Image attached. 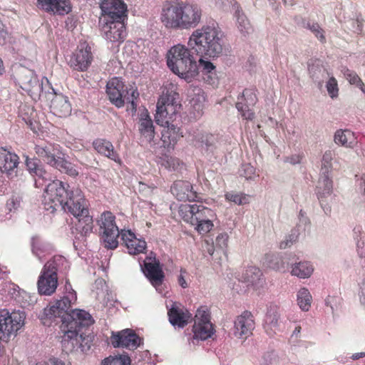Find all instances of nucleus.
<instances>
[{
    "label": "nucleus",
    "instance_id": "obj_1",
    "mask_svg": "<svg viewBox=\"0 0 365 365\" xmlns=\"http://www.w3.org/2000/svg\"><path fill=\"white\" fill-rule=\"evenodd\" d=\"M69 185L60 180L49 183L43 194L44 209L53 213L61 208L72 214L77 220V230L83 235L91 234L93 228V217L89 214L86 200L81 190H69Z\"/></svg>",
    "mask_w": 365,
    "mask_h": 365
},
{
    "label": "nucleus",
    "instance_id": "obj_2",
    "mask_svg": "<svg viewBox=\"0 0 365 365\" xmlns=\"http://www.w3.org/2000/svg\"><path fill=\"white\" fill-rule=\"evenodd\" d=\"M202 11L195 4L175 1L164 2L161 21L165 26L172 29H190L200 22Z\"/></svg>",
    "mask_w": 365,
    "mask_h": 365
},
{
    "label": "nucleus",
    "instance_id": "obj_3",
    "mask_svg": "<svg viewBox=\"0 0 365 365\" xmlns=\"http://www.w3.org/2000/svg\"><path fill=\"white\" fill-rule=\"evenodd\" d=\"M188 46L202 57H218L223 50V34L217 24L195 30L189 38Z\"/></svg>",
    "mask_w": 365,
    "mask_h": 365
},
{
    "label": "nucleus",
    "instance_id": "obj_4",
    "mask_svg": "<svg viewBox=\"0 0 365 365\" xmlns=\"http://www.w3.org/2000/svg\"><path fill=\"white\" fill-rule=\"evenodd\" d=\"M175 96L176 94L170 93L162 96L158 101L155 115L157 124L165 128L162 133V138L163 142L168 145H174L182 136L180 128L171 123L180 108Z\"/></svg>",
    "mask_w": 365,
    "mask_h": 365
},
{
    "label": "nucleus",
    "instance_id": "obj_5",
    "mask_svg": "<svg viewBox=\"0 0 365 365\" xmlns=\"http://www.w3.org/2000/svg\"><path fill=\"white\" fill-rule=\"evenodd\" d=\"M167 64L170 70L187 82L198 74L196 61L185 46L178 44L170 48L167 53Z\"/></svg>",
    "mask_w": 365,
    "mask_h": 365
},
{
    "label": "nucleus",
    "instance_id": "obj_6",
    "mask_svg": "<svg viewBox=\"0 0 365 365\" xmlns=\"http://www.w3.org/2000/svg\"><path fill=\"white\" fill-rule=\"evenodd\" d=\"M76 300V294L74 291L69 292L55 303L44 309V314L47 319L61 318L66 319L70 317L71 319H93L92 315L84 309H74L69 311L71 304Z\"/></svg>",
    "mask_w": 365,
    "mask_h": 365
},
{
    "label": "nucleus",
    "instance_id": "obj_7",
    "mask_svg": "<svg viewBox=\"0 0 365 365\" xmlns=\"http://www.w3.org/2000/svg\"><path fill=\"white\" fill-rule=\"evenodd\" d=\"M16 81L19 86L34 100L43 98L47 90L53 91L47 78H42L40 81L34 71L25 67H21L18 71Z\"/></svg>",
    "mask_w": 365,
    "mask_h": 365
},
{
    "label": "nucleus",
    "instance_id": "obj_8",
    "mask_svg": "<svg viewBox=\"0 0 365 365\" xmlns=\"http://www.w3.org/2000/svg\"><path fill=\"white\" fill-rule=\"evenodd\" d=\"M124 84L120 78H111L106 85V93L110 101L118 108H121L125 103L130 105V109L133 113L136 111L137 104L135 101L138 98L137 89L130 87L124 90Z\"/></svg>",
    "mask_w": 365,
    "mask_h": 365
},
{
    "label": "nucleus",
    "instance_id": "obj_9",
    "mask_svg": "<svg viewBox=\"0 0 365 365\" xmlns=\"http://www.w3.org/2000/svg\"><path fill=\"white\" fill-rule=\"evenodd\" d=\"M64 262V257L55 256L44 264L37 282L40 294L50 296L56 292L58 287L57 272Z\"/></svg>",
    "mask_w": 365,
    "mask_h": 365
},
{
    "label": "nucleus",
    "instance_id": "obj_10",
    "mask_svg": "<svg viewBox=\"0 0 365 365\" xmlns=\"http://www.w3.org/2000/svg\"><path fill=\"white\" fill-rule=\"evenodd\" d=\"M94 321H61L60 329L64 334L63 339V350L71 352L81 341L85 339V331Z\"/></svg>",
    "mask_w": 365,
    "mask_h": 365
},
{
    "label": "nucleus",
    "instance_id": "obj_11",
    "mask_svg": "<svg viewBox=\"0 0 365 365\" xmlns=\"http://www.w3.org/2000/svg\"><path fill=\"white\" fill-rule=\"evenodd\" d=\"M100 229L103 230L102 239L104 247L114 250L118 245L119 229L115 222V216L110 212H105L101 215L99 221Z\"/></svg>",
    "mask_w": 365,
    "mask_h": 365
},
{
    "label": "nucleus",
    "instance_id": "obj_12",
    "mask_svg": "<svg viewBox=\"0 0 365 365\" xmlns=\"http://www.w3.org/2000/svg\"><path fill=\"white\" fill-rule=\"evenodd\" d=\"M100 8L101 16L99 22L124 21L127 17V5L122 0H103Z\"/></svg>",
    "mask_w": 365,
    "mask_h": 365
},
{
    "label": "nucleus",
    "instance_id": "obj_13",
    "mask_svg": "<svg viewBox=\"0 0 365 365\" xmlns=\"http://www.w3.org/2000/svg\"><path fill=\"white\" fill-rule=\"evenodd\" d=\"M179 214L184 221L191 225L199 223L214 217L213 211L202 205H182L179 207Z\"/></svg>",
    "mask_w": 365,
    "mask_h": 365
},
{
    "label": "nucleus",
    "instance_id": "obj_14",
    "mask_svg": "<svg viewBox=\"0 0 365 365\" xmlns=\"http://www.w3.org/2000/svg\"><path fill=\"white\" fill-rule=\"evenodd\" d=\"M169 319H192V314L179 302H172L168 309ZM211 312L206 305L200 306L193 319H210Z\"/></svg>",
    "mask_w": 365,
    "mask_h": 365
},
{
    "label": "nucleus",
    "instance_id": "obj_15",
    "mask_svg": "<svg viewBox=\"0 0 365 365\" xmlns=\"http://www.w3.org/2000/svg\"><path fill=\"white\" fill-rule=\"evenodd\" d=\"M110 343L113 347H123L135 350L142 344V339L134 330L125 329L117 332H112Z\"/></svg>",
    "mask_w": 365,
    "mask_h": 365
},
{
    "label": "nucleus",
    "instance_id": "obj_16",
    "mask_svg": "<svg viewBox=\"0 0 365 365\" xmlns=\"http://www.w3.org/2000/svg\"><path fill=\"white\" fill-rule=\"evenodd\" d=\"M43 98L51 100L50 108L51 112L60 118L67 117L71 113V105L68 98L54 91L47 90Z\"/></svg>",
    "mask_w": 365,
    "mask_h": 365
},
{
    "label": "nucleus",
    "instance_id": "obj_17",
    "mask_svg": "<svg viewBox=\"0 0 365 365\" xmlns=\"http://www.w3.org/2000/svg\"><path fill=\"white\" fill-rule=\"evenodd\" d=\"M106 39L110 42H122L125 36L124 21L99 22Z\"/></svg>",
    "mask_w": 365,
    "mask_h": 365
},
{
    "label": "nucleus",
    "instance_id": "obj_18",
    "mask_svg": "<svg viewBox=\"0 0 365 365\" xmlns=\"http://www.w3.org/2000/svg\"><path fill=\"white\" fill-rule=\"evenodd\" d=\"M19 156L6 150L4 148H0V170L7 175L9 178L16 177L17 166L19 165Z\"/></svg>",
    "mask_w": 365,
    "mask_h": 365
},
{
    "label": "nucleus",
    "instance_id": "obj_19",
    "mask_svg": "<svg viewBox=\"0 0 365 365\" xmlns=\"http://www.w3.org/2000/svg\"><path fill=\"white\" fill-rule=\"evenodd\" d=\"M143 271L153 285L159 286L162 284L165 276L159 261L155 258L152 260L151 257H147Z\"/></svg>",
    "mask_w": 365,
    "mask_h": 365
},
{
    "label": "nucleus",
    "instance_id": "obj_20",
    "mask_svg": "<svg viewBox=\"0 0 365 365\" xmlns=\"http://www.w3.org/2000/svg\"><path fill=\"white\" fill-rule=\"evenodd\" d=\"M93 61L91 48H78L71 57L69 64L74 70L84 71L88 69Z\"/></svg>",
    "mask_w": 365,
    "mask_h": 365
},
{
    "label": "nucleus",
    "instance_id": "obj_21",
    "mask_svg": "<svg viewBox=\"0 0 365 365\" xmlns=\"http://www.w3.org/2000/svg\"><path fill=\"white\" fill-rule=\"evenodd\" d=\"M172 193L180 201H196L197 195L192 190V185L187 181H176L171 186Z\"/></svg>",
    "mask_w": 365,
    "mask_h": 365
},
{
    "label": "nucleus",
    "instance_id": "obj_22",
    "mask_svg": "<svg viewBox=\"0 0 365 365\" xmlns=\"http://www.w3.org/2000/svg\"><path fill=\"white\" fill-rule=\"evenodd\" d=\"M120 235L130 255H135L143 253L146 249V242L137 238L130 230H122Z\"/></svg>",
    "mask_w": 365,
    "mask_h": 365
},
{
    "label": "nucleus",
    "instance_id": "obj_23",
    "mask_svg": "<svg viewBox=\"0 0 365 365\" xmlns=\"http://www.w3.org/2000/svg\"><path fill=\"white\" fill-rule=\"evenodd\" d=\"M38 6L48 12L65 15L71 11L69 0H38Z\"/></svg>",
    "mask_w": 365,
    "mask_h": 365
},
{
    "label": "nucleus",
    "instance_id": "obj_24",
    "mask_svg": "<svg viewBox=\"0 0 365 365\" xmlns=\"http://www.w3.org/2000/svg\"><path fill=\"white\" fill-rule=\"evenodd\" d=\"M34 150L38 158L52 167L56 165V160L61 154L58 147L51 144L37 145Z\"/></svg>",
    "mask_w": 365,
    "mask_h": 365
},
{
    "label": "nucleus",
    "instance_id": "obj_25",
    "mask_svg": "<svg viewBox=\"0 0 365 365\" xmlns=\"http://www.w3.org/2000/svg\"><path fill=\"white\" fill-rule=\"evenodd\" d=\"M138 130L141 137L148 143H151L155 137V129L153 120L147 110L140 115Z\"/></svg>",
    "mask_w": 365,
    "mask_h": 365
},
{
    "label": "nucleus",
    "instance_id": "obj_26",
    "mask_svg": "<svg viewBox=\"0 0 365 365\" xmlns=\"http://www.w3.org/2000/svg\"><path fill=\"white\" fill-rule=\"evenodd\" d=\"M24 325V321H0V339L8 340L11 336H16Z\"/></svg>",
    "mask_w": 365,
    "mask_h": 365
},
{
    "label": "nucleus",
    "instance_id": "obj_27",
    "mask_svg": "<svg viewBox=\"0 0 365 365\" xmlns=\"http://www.w3.org/2000/svg\"><path fill=\"white\" fill-rule=\"evenodd\" d=\"M194 338L206 340L214 333V328L210 321H195L192 327Z\"/></svg>",
    "mask_w": 365,
    "mask_h": 365
},
{
    "label": "nucleus",
    "instance_id": "obj_28",
    "mask_svg": "<svg viewBox=\"0 0 365 365\" xmlns=\"http://www.w3.org/2000/svg\"><path fill=\"white\" fill-rule=\"evenodd\" d=\"M93 145L98 153L106 156L115 162L120 160L110 142L104 139H96L93 141Z\"/></svg>",
    "mask_w": 365,
    "mask_h": 365
},
{
    "label": "nucleus",
    "instance_id": "obj_29",
    "mask_svg": "<svg viewBox=\"0 0 365 365\" xmlns=\"http://www.w3.org/2000/svg\"><path fill=\"white\" fill-rule=\"evenodd\" d=\"M334 142L346 148H354L357 143V138L354 133L350 130L339 129L335 132Z\"/></svg>",
    "mask_w": 365,
    "mask_h": 365
},
{
    "label": "nucleus",
    "instance_id": "obj_30",
    "mask_svg": "<svg viewBox=\"0 0 365 365\" xmlns=\"http://www.w3.org/2000/svg\"><path fill=\"white\" fill-rule=\"evenodd\" d=\"M308 71L311 78L322 86L327 71L320 60L315 59L312 63L309 64Z\"/></svg>",
    "mask_w": 365,
    "mask_h": 365
},
{
    "label": "nucleus",
    "instance_id": "obj_31",
    "mask_svg": "<svg viewBox=\"0 0 365 365\" xmlns=\"http://www.w3.org/2000/svg\"><path fill=\"white\" fill-rule=\"evenodd\" d=\"M25 163L27 170L31 175L42 178H46L45 175L46 174V172L39 159L36 158H29V157H26Z\"/></svg>",
    "mask_w": 365,
    "mask_h": 365
},
{
    "label": "nucleus",
    "instance_id": "obj_32",
    "mask_svg": "<svg viewBox=\"0 0 365 365\" xmlns=\"http://www.w3.org/2000/svg\"><path fill=\"white\" fill-rule=\"evenodd\" d=\"M333 182L328 176H324L319 181L317 186V195L321 204L322 205L323 198L330 195L332 192Z\"/></svg>",
    "mask_w": 365,
    "mask_h": 365
},
{
    "label": "nucleus",
    "instance_id": "obj_33",
    "mask_svg": "<svg viewBox=\"0 0 365 365\" xmlns=\"http://www.w3.org/2000/svg\"><path fill=\"white\" fill-rule=\"evenodd\" d=\"M27 314L25 308L19 307L10 312L8 309H0V319H26Z\"/></svg>",
    "mask_w": 365,
    "mask_h": 365
},
{
    "label": "nucleus",
    "instance_id": "obj_34",
    "mask_svg": "<svg viewBox=\"0 0 365 365\" xmlns=\"http://www.w3.org/2000/svg\"><path fill=\"white\" fill-rule=\"evenodd\" d=\"M198 70L200 69L203 75H207V79L206 80L210 84L215 83V78L212 75H215L216 68L210 61H205L201 58L199 60Z\"/></svg>",
    "mask_w": 365,
    "mask_h": 365
},
{
    "label": "nucleus",
    "instance_id": "obj_35",
    "mask_svg": "<svg viewBox=\"0 0 365 365\" xmlns=\"http://www.w3.org/2000/svg\"><path fill=\"white\" fill-rule=\"evenodd\" d=\"M235 17L237 19V27L239 31L242 36H247L251 26L249 19L240 9L236 11Z\"/></svg>",
    "mask_w": 365,
    "mask_h": 365
},
{
    "label": "nucleus",
    "instance_id": "obj_36",
    "mask_svg": "<svg viewBox=\"0 0 365 365\" xmlns=\"http://www.w3.org/2000/svg\"><path fill=\"white\" fill-rule=\"evenodd\" d=\"M313 270L312 266L309 262H304L296 264L292 268V274L300 278H307L310 277Z\"/></svg>",
    "mask_w": 365,
    "mask_h": 365
},
{
    "label": "nucleus",
    "instance_id": "obj_37",
    "mask_svg": "<svg viewBox=\"0 0 365 365\" xmlns=\"http://www.w3.org/2000/svg\"><path fill=\"white\" fill-rule=\"evenodd\" d=\"M131 359L128 354H122L104 359L101 365H130Z\"/></svg>",
    "mask_w": 365,
    "mask_h": 365
},
{
    "label": "nucleus",
    "instance_id": "obj_38",
    "mask_svg": "<svg viewBox=\"0 0 365 365\" xmlns=\"http://www.w3.org/2000/svg\"><path fill=\"white\" fill-rule=\"evenodd\" d=\"M342 72L350 84L356 86L365 94V85L355 71L344 68Z\"/></svg>",
    "mask_w": 365,
    "mask_h": 365
},
{
    "label": "nucleus",
    "instance_id": "obj_39",
    "mask_svg": "<svg viewBox=\"0 0 365 365\" xmlns=\"http://www.w3.org/2000/svg\"><path fill=\"white\" fill-rule=\"evenodd\" d=\"M312 297L307 288H302L297 293V303L303 311H308L311 307Z\"/></svg>",
    "mask_w": 365,
    "mask_h": 365
},
{
    "label": "nucleus",
    "instance_id": "obj_40",
    "mask_svg": "<svg viewBox=\"0 0 365 365\" xmlns=\"http://www.w3.org/2000/svg\"><path fill=\"white\" fill-rule=\"evenodd\" d=\"M56 160V163L53 165V168L58 169L61 173H65L71 176L74 177L78 175V172L71 163L66 160L61 156Z\"/></svg>",
    "mask_w": 365,
    "mask_h": 365
},
{
    "label": "nucleus",
    "instance_id": "obj_41",
    "mask_svg": "<svg viewBox=\"0 0 365 365\" xmlns=\"http://www.w3.org/2000/svg\"><path fill=\"white\" fill-rule=\"evenodd\" d=\"M226 200L233 202L237 205H246L250 202V196L242 193L227 192L225 194Z\"/></svg>",
    "mask_w": 365,
    "mask_h": 365
},
{
    "label": "nucleus",
    "instance_id": "obj_42",
    "mask_svg": "<svg viewBox=\"0 0 365 365\" xmlns=\"http://www.w3.org/2000/svg\"><path fill=\"white\" fill-rule=\"evenodd\" d=\"M307 28L309 29L314 36L320 41L321 43L326 42V37L324 36V31L320 27L317 23H308Z\"/></svg>",
    "mask_w": 365,
    "mask_h": 365
},
{
    "label": "nucleus",
    "instance_id": "obj_43",
    "mask_svg": "<svg viewBox=\"0 0 365 365\" xmlns=\"http://www.w3.org/2000/svg\"><path fill=\"white\" fill-rule=\"evenodd\" d=\"M195 229L201 235H205L209 232L213 227L212 219H208L199 223L193 224Z\"/></svg>",
    "mask_w": 365,
    "mask_h": 365
},
{
    "label": "nucleus",
    "instance_id": "obj_44",
    "mask_svg": "<svg viewBox=\"0 0 365 365\" xmlns=\"http://www.w3.org/2000/svg\"><path fill=\"white\" fill-rule=\"evenodd\" d=\"M327 92L331 98H336L339 95V87L336 79L331 76L326 85Z\"/></svg>",
    "mask_w": 365,
    "mask_h": 365
},
{
    "label": "nucleus",
    "instance_id": "obj_45",
    "mask_svg": "<svg viewBox=\"0 0 365 365\" xmlns=\"http://www.w3.org/2000/svg\"><path fill=\"white\" fill-rule=\"evenodd\" d=\"M326 304L329 306L333 312H337L341 308L342 298L340 296H328Z\"/></svg>",
    "mask_w": 365,
    "mask_h": 365
},
{
    "label": "nucleus",
    "instance_id": "obj_46",
    "mask_svg": "<svg viewBox=\"0 0 365 365\" xmlns=\"http://www.w3.org/2000/svg\"><path fill=\"white\" fill-rule=\"evenodd\" d=\"M197 141L201 143V145H205L207 149L214 145L216 142V138L212 134L205 133L201 134L197 138Z\"/></svg>",
    "mask_w": 365,
    "mask_h": 365
},
{
    "label": "nucleus",
    "instance_id": "obj_47",
    "mask_svg": "<svg viewBox=\"0 0 365 365\" xmlns=\"http://www.w3.org/2000/svg\"><path fill=\"white\" fill-rule=\"evenodd\" d=\"M31 246L33 253L40 259L41 254L44 251V246L40 239L37 237H34L31 241Z\"/></svg>",
    "mask_w": 365,
    "mask_h": 365
},
{
    "label": "nucleus",
    "instance_id": "obj_48",
    "mask_svg": "<svg viewBox=\"0 0 365 365\" xmlns=\"http://www.w3.org/2000/svg\"><path fill=\"white\" fill-rule=\"evenodd\" d=\"M236 108L241 113L242 117L245 120L251 119V112L247 105L244 104L242 102L238 101L236 103Z\"/></svg>",
    "mask_w": 365,
    "mask_h": 365
},
{
    "label": "nucleus",
    "instance_id": "obj_49",
    "mask_svg": "<svg viewBox=\"0 0 365 365\" xmlns=\"http://www.w3.org/2000/svg\"><path fill=\"white\" fill-rule=\"evenodd\" d=\"M21 199L19 196L11 197L6 202L7 209L11 212L17 210L21 205Z\"/></svg>",
    "mask_w": 365,
    "mask_h": 365
},
{
    "label": "nucleus",
    "instance_id": "obj_50",
    "mask_svg": "<svg viewBox=\"0 0 365 365\" xmlns=\"http://www.w3.org/2000/svg\"><path fill=\"white\" fill-rule=\"evenodd\" d=\"M335 153L334 150H327L322 157V164L324 167H330L331 165V161L333 158L334 157Z\"/></svg>",
    "mask_w": 365,
    "mask_h": 365
},
{
    "label": "nucleus",
    "instance_id": "obj_51",
    "mask_svg": "<svg viewBox=\"0 0 365 365\" xmlns=\"http://www.w3.org/2000/svg\"><path fill=\"white\" fill-rule=\"evenodd\" d=\"M297 236L295 234L289 235L285 240L280 242L279 247L280 249H286L288 247H290L294 242L297 240Z\"/></svg>",
    "mask_w": 365,
    "mask_h": 365
},
{
    "label": "nucleus",
    "instance_id": "obj_52",
    "mask_svg": "<svg viewBox=\"0 0 365 365\" xmlns=\"http://www.w3.org/2000/svg\"><path fill=\"white\" fill-rule=\"evenodd\" d=\"M235 326L237 329V331L235 333V336L239 338L242 337L247 331V329L244 324V321L240 320L237 322H235Z\"/></svg>",
    "mask_w": 365,
    "mask_h": 365
},
{
    "label": "nucleus",
    "instance_id": "obj_53",
    "mask_svg": "<svg viewBox=\"0 0 365 365\" xmlns=\"http://www.w3.org/2000/svg\"><path fill=\"white\" fill-rule=\"evenodd\" d=\"M192 107L195 112V117H199L202 114L203 104L201 102H197L194 98L191 101Z\"/></svg>",
    "mask_w": 365,
    "mask_h": 365
},
{
    "label": "nucleus",
    "instance_id": "obj_54",
    "mask_svg": "<svg viewBox=\"0 0 365 365\" xmlns=\"http://www.w3.org/2000/svg\"><path fill=\"white\" fill-rule=\"evenodd\" d=\"M357 252L360 257H365V237H362L358 240L356 244Z\"/></svg>",
    "mask_w": 365,
    "mask_h": 365
},
{
    "label": "nucleus",
    "instance_id": "obj_55",
    "mask_svg": "<svg viewBox=\"0 0 365 365\" xmlns=\"http://www.w3.org/2000/svg\"><path fill=\"white\" fill-rule=\"evenodd\" d=\"M240 176L244 177L246 180L251 178V167L250 164L243 165L239 170Z\"/></svg>",
    "mask_w": 365,
    "mask_h": 365
},
{
    "label": "nucleus",
    "instance_id": "obj_56",
    "mask_svg": "<svg viewBox=\"0 0 365 365\" xmlns=\"http://www.w3.org/2000/svg\"><path fill=\"white\" fill-rule=\"evenodd\" d=\"M227 239V234H221L217 237L216 242L220 247H226Z\"/></svg>",
    "mask_w": 365,
    "mask_h": 365
},
{
    "label": "nucleus",
    "instance_id": "obj_57",
    "mask_svg": "<svg viewBox=\"0 0 365 365\" xmlns=\"http://www.w3.org/2000/svg\"><path fill=\"white\" fill-rule=\"evenodd\" d=\"M7 36V32L4 29V25L0 21V45L6 43V39Z\"/></svg>",
    "mask_w": 365,
    "mask_h": 365
},
{
    "label": "nucleus",
    "instance_id": "obj_58",
    "mask_svg": "<svg viewBox=\"0 0 365 365\" xmlns=\"http://www.w3.org/2000/svg\"><path fill=\"white\" fill-rule=\"evenodd\" d=\"M302 157L299 155H292L290 157H288L286 160L287 162L291 163V164H297L300 163L302 160Z\"/></svg>",
    "mask_w": 365,
    "mask_h": 365
},
{
    "label": "nucleus",
    "instance_id": "obj_59",
    "mask_svg": "<svg viewBox=\"0 0 365 365\" xmlns=\"http://www.w3.org/2000/svg\"><path fill=\"white\" fill-rule=\"evenodd\" d=\"M170 322L175 328L182 329L187 324L188 321H170Z\"/></svg>",
    "mask_w": 365,
    "mask_h": 365
},
{
    "label": "nucleus",
    "instance_id": "obj_60",
    "mask_svg": "<svg viewBox=\"0 0 365 365\" xmlns=\"http://www.w3.org/2000/svg\"><path fill=\"white\" fill-rule=\"evenodd\" d=\"M252 274L256 275L258 277V284H259L260 285H262L264 281L263 279L260 278L262 273H261V271L259 270V269L256 268V267H252Z\"/></svg>",
    "mask_w": 365,
    "mask_h": 365
},
{
    "label": "nucleus",
    "instance_id": "obj_61",
    "mask_svg": "<svg viewBox=\"0 0 365 365\" xmlns=\"http://www.w3.org/2000/svg\"><path fill=\"white\" fill-rule=\"evenodd\" d=\"M178 283L182 287V288H186L187 287V284L185 279V277L184 276L182 275V274L181 273L180 274V276L178 277Z\"/></svg>",
    "mask_w": 365,
    "mask_h": 365
},
{
    "label": "nucleus",
    "instance_id": "obj_62",
    "mask_svg": "<svg viewBox=\"0 0 365 365\" xmlns=\"http://www.w3.org/2000/svg\"><path fill=\"white\" fill-rule=\"evenodd\" d=\"M139 190L140 192H145L148 193L151 192L150 187H148L145 184L142 182H139Z\"/></svg>",
    "mask_w": 365,
    "mask_h": 365
},
{
    "label": "nucleus",
    "instance_id": "obj_63",
    "mask_svg": "<svg viewBox=\"0 0 365 365\" xmlns=\"http://www.w3.org/2000/svg\"><path fill=\"white\" fill-rule=\"evenodd\" d=\"M364 357H365V352H359L354 354L351 356V359L353 360H357Z\"/></svg>",
    "mask_w": 365,
    "mask_h": 365
},
{
    "label": "nucleus",
    "instance_id": "obj_64",
    "mask_svg": "<svg viewBox=\"0 0 365 365\" xmlns=\"http://www.w3.org/2000/svg\"><path fill=\"white\" fill-rule=\"evenodd\" d=\"M361 180L363 181L364 194L365 195V174L362 175Z\"/></svg>",
    "mask_w": 365,
    "mask_h": 365
}]
</instances>
